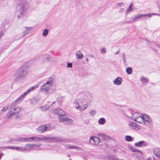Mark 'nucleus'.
I'll list each match as a JSON object with an SVG mask.
<instances>
[{
    "label": "nucleus",
    "instance_id": "nucleus-1",
    "mask_svg": "<svg viewBox=\"0 0 160 160\" xmlns=\"http://www.w3.org/2000/svg\"><path fill=\"white\" fill-rule=\"evenodd\" d=\"M29 8V5L25 1H21L18 4L16 8V13L18 18L20 19L25 16Z\"/></svg>",
    "mask_w": 160,
    "mask_h": 160
},
{
    "label": "nucleus",
    "instance_id": "nucleus-2",
    "mask_svg": "<svg viewBox=\"0 0 160 160\" xmlns=\"http://www.w3.org/2000/svg\"><path fill=\"white\" fill-rule=\"evenodd\" d=\"M28 73L27 69L25 66L19 68L13 75L14 80L16 82H20L25 79Z\"/></svg>",
    "mask_w": 160,
    "mask_h": 160
},
{
    "label": "nucleus",
    "instance_id": "nucleus-3",
    "mask_svg": "<svg viewBox=\"0 0 160 160\" xmlns=\"http://www.w3.org/2000/svg\"><path fill=\"white\" fill-rule=\"evenodd\" d=\"M21 110V108L17 106L15 101L10 105L9 110L7 114V117L9 119L12 118L13 117L18 114Z\"/></svg>",
    "mask_w": 160,
    "mask_h": 160
},
{
    "label": "nucleus",
    "instance_id": "nucleus-4",
    "mask_svg": "<svg viewBox=\"0 0 160 160\" xmlns=\"http://www.w3.org/2000/svg\"><path fill=\"white\" fill-rule=\"evenodd\" d=\"M54 81V79L53 78H48L45 83L41 86V91L44 94H47L52 87Z\"/></svg>",
    "mask_w": 160,
    "mask_h": 160
},
{
    "label": "nucleus",
    "instance_id": "nucleus-5",
    "mask_svg": "<svg viewBox=\"0 0 160 160\" xmlns=\"http://www.w3.org/2000/svg\"><path fill=\"white\" fill-rule=\"evenodd\" d=\"M46 141L48 142H63L64 140L61 137H53L49 138L44 136H42L39 137V141Z\"/></svg>",
    "mask_w": 160,
    "mask_h": 160
},
{
    "label": "nucleus",
    "instance_id": "nucleus-6",
    "mask_svg": "<svg viewBox=\"0 0 160 160\" xmlns=\"http://www.w3.org/2000/svg\"><path fill=\"white\" fill-rule=\"evenodd\" d=\"M34 28L33 27H25L22 28L21 33L20 35L19 38L20 39L23 37L26 34L30 33L33 30Z\"/></svg>",
    "mask_w": 160,
    "mask_h": 160
},
{
    "label": "nucleus",
    "instance_id": "nucleus-7",
    "mask_svg": "<svg viewBox=\"0 0 160 160\" xmlns=\"http://www.w3.org/2000/svg\"><path fill=\"white\" fill-rule=\"evenodd\" d=\"M38 85L37 84L30 88L23 94L21 95L17 99V100H22L30 92L37 88L38 87Z\"/></svg>",
    "mask_w": 160,
    "mask_h": 160
},
{
    "label": "nucleus",
    "instance_id": "nucleus-8",
    "mask_svg": "<svg viewBox=\"0 0 160 160\" xmlns=\"http://www.w3.org/2000/svg\"><path fill=\"white\" fill-rule=\"evenodd\" d=\"M52 129V128L50 125L47 124L40 126L37 129V130L39 132L43 133L46 131L51 130Z\"/></svg>",
    "mask_w": 160,
    "mask_h": 160
},
{
    "label": "nucleus",
    "instance_id": "nucleus-9",
    "mask_svg": "<svg viewBox=\"0 0 160 160\" xmlns=\"http://www.w3.org/2000/svg\"><path fill=\"white\" fill-rule=\"evenodd\" d=\"M41 143L38 144H28L26 145L25 147V151L36 150V147H38L41 146Z\"/></svg>",
    "mask_w": 160,
    "mask_h": 160
},
{
    "label": "nucleus",
    "instance_id": "nucleus-10",
    "mask_svg": "<svg viewBox=\"0 0 160 160\" xmlns=\"http://www.w3.org/2000/svg\"><path fill=\"white\" fill-rule=\"evenodd\" d=\"M142 114L140 115L138 113H135L131 116V118L134 121L140 123L142 122Z\"/></svg>",
    "mask_w": 160,
    "mask_h": 160
},
{
    "label": "nucleus",
    "instance_id": "nucleus-11",
    "mask_svg": "<svg viewBox=\"0 0 160 160\" xmlns=\"http://www.w3.org/2000/svg\"><path fill=\"white\" fill-rule=\"evenodd\" d=\"M58 119L60 122H64L66 124H71L72 123V120L68 117H59Z\"/></svg>",
    "mask_w": 160,
    "mask_h": 160
},
{
    "label": "nucleus",
    "instance_id": "nucleus-12",
    "mask_svg": "<svg viewBox=\"0 0 160 160\" xmlns=\"http://www.w3.org/2000/svg\"><path fill=\"white\" fill-rule=\"evenodd\" d=\"M142 122H141V123L145 125V122L149 124L151 122V120L147 115L145 114H142Z\"/></svg>",
    "mask_w": 160,
    "mask_h": 160
},
{
    "label": "nucleus",
    "instance_id": "nucleus-13",
    "mask_svg": "<svg viewBox=\"0 0 160 160\" xmlns=\"http://www.w3.org/2000/svg\"><path fill=\"white\" fill-rule=\"evenodd\" d=\"M99 142L100 139L97 137H91L89 139L90 143L93 145H97Z\"/></svg>",
    "mask_w": 160,
    "mask_h": 160
},
{
    "label": "nucleus",
    "instance_id": "nucleus-14",
    "mask_svg": "<svg viewBox=\"0 0 160 160\" xmlns=\"http://www.w3.org/2000/svg\"><path fill=\"white\" fill-rule=\"evenodd\" d=\"M53 113L55 114H57L59 117H64L65 115V112L61 109H55L53 111Z\"/></svg>",
    "mask_w": 160,
    "mask_h": 160
},
{
    "label": "nucleus",
    "instance_id": "nucleus-15",
    "mask_svg": "<svg viewBox=\"0 0 160 160\" xmlns=\"http://www.w3.org/2000/svg\"><path fill=\"white\" fill-rule=\"evenodd\" d=\"M148 145L147 143L144 141H142L135 143L134 145L137 147H143L147 146Z\"/></svg>",
    "mask_w": 160,
    "mask_h": 160
},
{
    "label": "nucleus",
    "instance_id": "nucleus-16",
    "mask_svg": "<svg viewBox=\"0 0 160 160\" xmlns=\"http://www.w3.org/2000/svg\"><path fill=\"white\" fill-rule=\"evenodd\" d=\"M122 82V79L121 78L118 77L113 81V83L115 85H120L121 84Z\"/></svg>",
    "mask_w": 160,
    "mask_h": 160
},
{
    "label": "nucleus",
    "instance_id": "nucleus-17",
    "mask_svg": "<svg viewBox=\"0 0 160 160\" xmlns=\"http://www.w3.org/2000/svg\"><path fill=\"white\" fill-rule=\"evenodd\" d=\"M129 126L130 128L132 129H135L136 130H138L140 129L139 127L136 125V124L132 122H131L129 123Z\"/></svg>",
    "mask_w": 160,
    "mask_h": 160
},
{
    "label": "nucleus",
    "instance_id": "nucleus-18",
    "mask_svg": "<svg viewBox=\"0 0 160 160\" xmlns=\"http://www.w3.org/2000/svg\"><path fill=\"white\" fill-rule=\"evenodd\" d=\"M87 107V103L83 101L80 103V111H83L85 110Z\"/></svg>",
    "mask_w": 160,
    "mask_h": 160
},
{
    "label": "nucleus",
    "instance_id": "nucleus-19",
    "mask_svg": "<svg viewBox=\"0 0 160 160\" xmlns=\"http://www.w3.org/2000/svg\"><path fill=\"white\" fill-rule=\"evenodd\" d=\"M44 61L47 60L48 61L52 62L53 61L52 58L48 54H44L42 56Z\"/></svg>",
    "mask_w": 160,
    "mask_h": 160
},
{
    "label": "nucleus",
    "instance_id": "nucleus-20",
    "mask_svg": "<svg viewBox=\"0 0 160 160\" xmlns=\"http://www.w3.org/2000/svg\"><path fill=\"white\" fill-rule=\"evenodd\" d=\"M76 58L79 59H81L83 57V55L80 51H78L76 53Z\"/></svg>",
    "mask_w": 160,
    "mask_h": 160
},
{
    "label": "nucleus",
    "instance_id": "nucleus-21",
    "mask_svg": "<svg viewBox=\"0 0 160 160\" xmlns=\"http://www.w3.org/2000/svg\"><path fill=\"white\" fill-rule=\"evenodd\" d=\"M153 151L156 156L160 158V148H155L153 149Z\"/></svg>",
    "mask_w": 160,
    "mask_h": 160
},
{
    "label": "nucleus",
    "instance_id": "nucleus-22",
    "mask_svg": "<svg viewBox=\"0 0 160 160\" xmlns=\"http://www.w3.org/2000/svg\"><path fill=\"white\" fill-rule=\"evenodd\" d=\"M141 14H138L135 16L133 17L132 20L130 21V22H133L136 21L138 20L139 19H141Z\"/></svg>",
    "mask_w": 160,
    "mask_h": 160
},
{
    "label": "nucleus",
    "instance_id": "nucleus-23",
    "mask_svg": "<svg viewBox=\"0 0 160 160\" xmlns=\"http://www.w3.org/2000/svg\"><path fill=\"white\" fill-rule=\"evenodd\" d=\"M141 19L142 20H147L148 18H151L150 14H141Z\"/></svg>",
    "mask_w": 160,
    "mask_h": 160
},
{
    "label": "nucleus",
    "instance_id": "nucleus-24",
    "mask_svg": "<svg viewBox=\"0 0 160 160\" xmlns=\"http://www.w3.org/2000/svg\"><path fill=\"white\" fill-rule=\"evenodd\" d=\"M140 80L144 85H146L148 82V79L144 77H141Z\"/></svg>",
    "mask_w": 160,
    "mask_h": 160
},
{
    "label": "nucleus",
    "instance_id": "nucleus-25",
    "mask_svg": "<svg viewBox=\"0 0 160 160\" xmlns=\"http://www.w3.org/2000/svg\"><path fill=\"white\" fill-rule=\"evenodd\" d=\"M67 146L69 148L74 149L80 151L82 149V148H81L73 146H72L70 145H68Z\"/></svg>",
    "mask_w": 160,
    "mask_h": 160
},
{
    "label": "nucleus",
    "instance_id": "nucleus-26",
    "mask_svg": "<svg viewBox=\"0 0 160 160\" xmlns=\"http://www.w3.org/2000/svg\"><path fill=\"white\" fill-rule=\"evenodd\" d=\"M100 138L103 140H108L109 138V137L104 133L100 134L99 135Z\"/></svg>",
    "mask_w": 160,
    "mask_h": 160
},
{
    "label": "nucleus",
    "instance_id": "nucleus-27",
    "mask_svg": "<svg viewBox=\"0 0 160 160\" xmlns=\"http://www.w3.org/2000/svg\"><path fill=\"white\" fill-rule=\"evenodd\" d=\"M106 122V120L104 118H100L98 121V122L100 125H103Z\"/></svg>",
    "mask_w": 160,
    "mask_h": 160
},
{
    "label": "nucleus",
    "instance_id": "nucleus-28",
    "mask_svg": "<svg viewBox=\"0 0 160 160\" xmlns=\"http://www.w3.org/2000/svg\"><path fill=\"white\" fill-rule=\"evenodd\" d=\"M33 141L39 142V137L36 136L31 137V142Z\"/></svg>",
    "mask_w": 160,
    "mask_h": 160
},
{
    "label": "nucleus",
    "instance_id": "nucleus-29",
    "mask_svg": "<svg viewBox=\"0 0 160 160\" xmlns=\"http://www.w3.org/2000/svg\"><path fill=\"white\" fill-rule=\"evenodd\" d=\"M49 30L48 29H45L43 32L42 35L43 36H46L48 34Z\"/></svg>",
    "mask_w": 160,
    "mask_h": 160
},
{
    "label": "nucleus",
    "instance_id": "nucleus-30",
    "mask_svg": "<svg viewBox=\"0 0 160 160\" xmlns=\"http://www.w3.org/2000/svg\"><path fill=\"white\" fill-rule=\"evenodd\" d=\"M126 71L128 74H130L132 73V69L131 68L128 67L126 69Z\"/></svg>",
    "mask_w": 160,
    "mask_h": 160
},
{
    "label": "nucleus",
    "instance_id": "nucleus-31",
    "mask_svg": "<svg viewBox=\"0 0 160 160\" xmlns=\"http://www.w3.org/2000/svg\"><path fill=\"white\" fill-rule=\"evenodd\" d=\"M15 147L13 146L4 147L0 148V149H10L13 150H15Z\"/></svg>",
    "mask_w": 160,
    "mask_h": 160
},
{
    "label": "nucleus",
    "instance_id": "nucleus-32",
    "mask_svg": "<svg viewBox=\"0 0 160 160\" xmlns=\"http://www.w3.org/2000/svg\"><path fill=\"white\" fill-rule=\"evenodd\" d=\"M125 140L128 142H131L132 141V139L131 137L130 136H126L125 137Z\"/></svg>",
    "mask_w": 160,
    "mask_h": 160
},
{
    "label": "nucleus",
    "instance_id": "nucleus-33",
    "mask_svg": "<svg viewBox=\"0 0 160 160\" xmlns=\"http://www.w3.org/2000/svg\"><path fill=\"white\" fill-rule=\"evenodd\" d=\"M15 140L17 142H24V138L21 137L17 138L15 139Z\"/></svg>",
    "mask_w": 160,
    "mask_h": 160
},
{
    "label": "nucleus",
    "instance_id": "nucleus-34",
    "mask_svg": "<svg viewBox=\"0 0 160 160\" xmlns=\"http://www.w3.org/2000/svg\"><path fill=\"white\" fill-rule=\"evenodd\" d=\"M24 141L26 142H31V137L24 138Z\"/></svg>",
    "mask_w": 160,
    "mask_h": 160
},
{
    "label": "nucleus",
    "instance_id": "nucleus-35",
    "mask_svg": "<svg viewBox=\"0 0 160 160\" xmlns=\"http://www.w3.org/2000/svg\"><path fill=\"white\" fill-rule=\"evenodd\" d=\"M74 106L77 109L80 110V103L79 104L78 103H74Z\"/></svg>",
    "mask_w": 160,
    "mask_h": 160
},
{
    "label": "nucleus",
    "instance_id": "nucleus-36",
    "mask_svg": "<svg viewBox=\"0 0 160 160\" xmlns=\"http://www.w3.org/2000/svg\"><path fill=\"white\" fill-rule=\"evenodd\" d=\"M132 4L131 3L130 5H129L128 8L127 10V12H129L130 11H132Z\"/></svg>",
    "mask_w": 160,
    "mask_h": 160
},
{
    "label": "nucleus",
    "instance_id": "nucleus-37",
    "mask_svg": "<svg viewBox=\"0 0 160 160\" xmlns=\"http://www.w3.org/2000/svg\"><path fill=\"white\" fill-rule=\"evenodd\" d=\"M95 113L96 112L94 110L91 111L89 112L90 115L92 116H93L95 115Z\"/></svg>",
    "mask_w": 160,
    "mask_h": 160
},
{
    "label": "nucleus",
    "instance_id": "nucleus-38",
    "mask_svg": "<svg viewBox=\"0 0 160 160\" xmlns=\"http://www.w3.org/2000/svg\"><path fill=\"white\" fill-rule=\"evenodd\" d=\"M131 151L132 152H139L140 153H141V154H142V155L143 154V153L141 151H139V150H136L132 148L131 149ZM141 156H142V155Z\"/></svg>",
    "mask_w": 160,
    "mask_h": 160
},
{
    "label": "nucleus",
    "instance_id": "nucleus-39",
    "mask_svg": "<svg viewBox=\"0 0 160 160\" xmlns=\"http://www.w3.org/2000/svg\"><path fill=\"white\" fill-rule=\"evenodd\" d=\"M106 52V50L105 48H103L101 49L100 50V52L101 53H105Z\"/></svg>",
    "mask_w": 160,
    "mask_h": 160
},
{
    "label": "nucleus",
    "instance_id": "nucleus-40",
    "mask_svg": "<svg viewBox=\"0 0 160 160\" xmlns=\"http://www.w3.org/2000/svg\"><path fill=\"white\" fill-rule=\"evenodd\" d=\"M18 151L22 152H24L25 151V148H24L22 147H19Z\"/></svg>",
    "mask_w": 160,
    "mask_h": 160
},
{
    "label": "nucleus",
    "instance_id": "nucleus-41",
    "mask_svg": "<svg viewBox=\"0 0 160 160\" xmlns=\"http://www.w3.org/2000/svg\"><path fill=\"white\" fill-rule=\"evenodd\" d=\"M67 68H71L72 67V63L68 62L67 63Z\"/></svg>",
    "mask_w": 160,
    "mask_h": 160
},
{
    "label": "nucleus",
    "instance_id": "nucleus-42",
    "mask_svg": "<svg viewBox=\"0 0 160 160\" xmlns=\"http://www.w3.org/2000/svg\"><path fill=\"white\" fill-rule=\"evenodd\" d=\"M54 104H57V105H58L60 104V102H59V101H56V102H53V103L52 105L53 106H54Z\"/></svg>",
    "mask_w": 160,
    "mask_h": 160
},
{
    "label": "nucleus",
    "instance_id": "nucleus-43",
    "mask_svg": "<svg viewBox=\"0 0 160 160\" xmlns=\"http://www.w3.org/2000/svg\"><path fill=\"white\" fill-rule=\"evenodd\" d=\"M117 5L119 7H121L123 6H124V4L123 2L118 3H117Z\"/></svg>",
    "mask_w": 160,
    "mask_h": 160
},
{
    "label": "nucleus",
    "instance_id": "nucleus-44",
    "mask_svg": "<svg viewBox=\"0 0 160 160\" xmlns=\"http://www.w3.org/2000/svg\"><path fill=\"white\" fill-rule=\"evenodd\" d=\"M8 108V107H4L3 108L2 110V112H5L6 111Z\"/></svg>",
    "mask_w": 160,
    "mask_h": 160
},
{
    "label": "nucleus",
    "instance_id": "nucleus-45",
    "mask_svg": "<svg viewBox=\"0 0 160 160\" xmlns=\"http://www.w3.org/2000/svg\"><path fill=\"white\" fill-rule=\"evenodd\" d=\"M37 103L36 101H31V103L33 105Z\"/></svg>",
    "mask_w": 160,
    "mask_h": 160
},
{
    "label": "nucleus",
    "instance_id": "nucleus-46",
    "mask_svg": "<svg viewBox=\"0 0 160 160\" xmlns=\"http://www.w3.org/2000/svg\"><path fill=\"white\" fill-rule=\"evenodd\" d=\"M148 14H150L151 15V17H152V15H158L160 16V14L157 13H149Z\"/></svg>",
    "mask_w": 160,
    "mask_h": 160
},
{
    "label": "nucleus",
    "instance_id": "nucleus-47",
    "mask_svg": "<svg viewBox=\"0 0 160 160\" xmlns=\"http://www.w3.org/2000/svg\"><path fill=\"white\" fill-rule=\"evenodd\" d=\"M124 10V9L123 8H121L120 9L119 11V12L120 13H122L123 12Z\"/></svg>",
    "mask_w": 160,
    "mask_h": 160
},
{
    "label": "nucleus",
    "instance_id": "nucleus-48",
    "mask_svg": "<svg viewBox=\"0 0 160 160\" xmlns=\"http://www.w3.org/2000/svg\"><path fill=\"white\" fill-rule=\"evenodd\" d=\"M40 110L43 111H45L46 110V109H45L44 108V107H42L40 108Z\"/></svg>",
    "mask_w": 160,
    "mask_h": 160
},
{
    "label": "nucleus",
    "instance_id": "nucleus-49",
    "mask_svg": "<svg viewBox=\"0 0 160 160\" xmlns=\"http://www.w3.org/2000/svg\"><path fill=\"white\" fill-rule=\"evenodd\" d=\"M124 54H123V61L124 62V63H125L126 62V60H125V59L124 58Z\"/></svg>",
    "mask_w": 160,
    "mask_h": 160
},
{
    "label": "nucleus",
    "instance_id": "nucleus-50",
    "mask_svg": "<svg viewBox=\"0 0 160 160\" xmlns=\"http://www.w3.org/2000/svg\"><path fill=\"white\" fill-rule=\"evenodd\" d=\"M4 155L2 153H0V160L1 159L2 157Z\"/></svg>",
    "mask_w": 160,
    "mask_h": 160
},
{
    "label": "nucleus",
    "instance_id": "nucleus-51",
    "mask_svg": "<svg viewBox=\"0 0 160 160\" xmlns=\"http://www.w3.org/2000/svg\"><path fill=\"white\" fill-rule=\"evenodd\" d=\"M19 147H15V150H18V151Z\"/></svg>",
    "mask_w": 160,
    "mask_h": 160
},
{
    "label": "nucleus",
    "instance_id": "nucleus-52",
    "mask_svg": "<svg viewBox=\"0 0 160 160\" xmlns=\"http://www.w3.org/2000/svg\"><path fill=\"white\" fill-rule=\"evenodd\" d=\"M19 147H15V150H18V151Z\"/></svg>",
    "mask_w": 160,
    "mask_h": 160
},
{
    "label": "nucleus",
    "instance_id": "nucleus-53",
    "mask_svg": "<svg viewBox=\"0 0 160 160\" xmlns=\"http://www.w3.org/2000/svg\"><path fill=\"white\" fill-rule=\"evenodd\" d=\"M3 34V33L2 32H0V38H1V37H2Z\"/></svg>",
    "mask_w": 160,
    "mask_h": 160
},
{
    "label": "nucleus",
    "instance_id": "nucleus-54",
    "mask_svg": "<svg viewBox=\"0 0 160 160\" xmlns=\"http://www.w3.org/2000/svg\"><path fill=\"white\" fill-rule=\"evenodd\" d=\"M119 53V51H118L116 52H115V54H117Z\"/></svg>",
    "mask_w": 160,
    "mask_h": 160
},
{
    "label": "nucleus",
    "instance_id": "nucleus-55",
    "mask_svg": "<svg viewBox=\"0 0 160 160\" xmlns=\"http://www.w3.org/2000/svg\"><path fill=\"white\" fill-rule=\"evenodd\" d=\"M86 61L87 62H89V60H88V58H86Z\"/></svg>",
    "mask_w": 160,
    "mask_h": 160
},
{
    "label": "nucleus",
    "instance_id": "nucleus-56",
    "mask_svg": "<svg viewBox=\"0 0 160 160\" xmlns=\"http://www.w3.org/2000/svg\"><path fill=\"white\" fill-rule=\"evenodd\" d=\"M147 160H151V159L150 158H147Z\"/></svg>",
    "mask_w": 160,
    "mask_h": 160
},
{
    "label": "nucleus",
    "instance_id": "nucleus-57",
    "mask_svg": "<svg viewBox=\"0 0 160 160\" xmlns=\"http://www.w3.org/2000/svg\"><path fill=\"white\" fill-rule=\"evenodd\" d=\"M90 56L91 57H92V58H93L94 57V56L93 55H90Z\"/></svg>",
    "mask_w": 160,
    "mask_h": 160
},
{
    "label": "nucleus",
    "instance_id": "nucleus-58",
    "mask_svg": "<svg viewBox=\"0 0 160 160\" xmlns=\"http://www.w3.org/2000/svg\"><path fill=\"white\" fill-rule=\"evenodd\" d=\"M157 46L158 48H160V45H157Z\"/></svg>",
    "mask_w": 160,
    "mask_h": 160
},
{
    "label": "nucleus",
    "instance_id": "nucleus-59",
    "mask_svg": "<svg viewBox=\"0 0 160 160\" xmlns=\"http://www.w3.org/2000/svg\"><path fill=\"white\" fill-rule=\"evenodd\" d=\"M153 160H157L154 157H153Z\"/></svg>",
    "mask_w": 160,
    "mask_h": 160
},
{
    "label": "nucleus",
    "instance_id": "nucleus-60",
    "mask_svg": "<svg viewBox=\"0 0 160 160\" xmlns=\"http://www.w3.org/2000/svg\"><path fill=\"white\" fill-rule=\"evenodd\" d=\"M159 12H160V8H159Z\"/></svg>",
    "mask_w": 160,
    "mask_h": 160
}]
</instances>
